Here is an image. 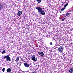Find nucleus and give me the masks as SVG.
I'll return each mask as SVG.
<instances>
[{"label":"nucleus","mask_w":73,"mask_h":73,"mask_svg":"<svg viewBox=\"0 0 73 73\" xmlns=\"http://www.w3.org/2000/svg\"><path fill=\"white\" fill-rule=\"evenodd\" d=\"M33 73H37L36 71H34Z\"/></svg>","instance_id":"nucleus-23"},{"label":"nucleus","mask_w":73,"mask_h":73,"mask_svg":"<svg viewBox=\"0 0 73 73\" xmlns=\"http://www.w3.org/2000/svg\"><path fill=\"white\" fill-rule=\"evenodd\" d=\"M61 40H59V41H61Z\"/></svg>","instance_id":"nucleus-27"},{"label":"nucleus","mask_w":73,"mask_h":73,"mask_svg":"<svg viewBox=\"0 0 73 73\" xmlns=\"http://www.w3.org/2000/svg\"><path fill=\"white\" fill-rule=\"evenodd\" d=\"M70 14L69 13H67L66 14V16L67 17H68L69 16H70Z\"/></svg>","instance_id":"nucleus-11"},{"label":"nucleus","mask_w":73,"mask_h":73,"mask_svg":"<svg viewBox=\"0 0 73 73\" xmlns=\"http://www.w3.org/2000/svg\"><path fill=\"white\" fill-rule=\"evenodd\" d=\"M37 2L38 3H41V0H37Z\"/></svg>","instance_id":"nucleus-15"},{"label":"nucleus","mask_w":73,"mask_h":73,"mask_svg":"<svg viewBox=\"0 0 73 73\" xmlns=\"http://www.w3.org/2000/svg\"><path fill=\"white\" fill-rule=\"evenodd\" d=\"M64 9H65V8L64 7V8H63L62 9H61V11H62L64 10Z\"/></svg>","instance_id":"nucleus-17"},{"label":"nucleus","mask_w":73,"mask_h":73,"mask_svg":"<svg viewBox=\"0 0 73 73\" xmlns=\"http://www.w3.org/2000/svg\"><path fill=\"white\" fill-rule=\"evenodd\" d=\"M60 13H61V11L60 12Z\"/></svg>","instance_id":"nucleus-29"},{"label":"nucleus","mask_w":73,"mask_h":73,"mask_svg":"<svg viewBox=\"0 0 73 73\" xmlns=\"http://www.w3.org/2000/svg\"><path fill=\"white\" fill-rule=\"evenodd\" d=\"M3 9V6L1 5H0V10H1Z\"/></svg>","instance_id":"nucleus-10"},{"label":"nucleus","mask_w":73,"mask_h":73,"mask_svg":"<svg viewBox=\"0 0 73 73\" xmlns=\"http://www.w3.org/2000/svg\"><path fill=\"white\" fill-rule=\"evenodd\" d=\"M69 72L70 73H72V72H73V68H70L69 70Z\"/></svg>","instance_id":"nucleus-9"},{"label":"nucleus","mask_w":73,"mask_h":73,"mask_svg":"<svg viewBox=\"0 0 73 73\" xmlns=\"http://www.w3.org/2000/svg\"><path fill=\"white\" fill-rule=\"evenodd\" d=\"M25 31V29L24 30Z\"/></svg>","instance_id":"nucleus-28"},{"label":"nucleus","mask_w":73,"mask_h":73,"mask_svg":"<svg viewBox=\"0 0 73 73\" xmlns=\"http://www.w3.org/2000/svg\"><path fill=\"white\" fill-rule=\"evenodd\" d=\"M32 58V60H33V61H37V60H36V57H35V56H33L32 57H31Z\"/></svg>","instance_id":"nucleus-8"},{"label":"nucleus","mask_w":73,"mask_h":73,"mask_svg":"<svg viewBox=\"0 0 73 73\" xmlns=\"http://www.w3.org/2000/svg\"><path fill=\"white\" fill-rule=\"evenodd\" d=\"M40 12V14H41L42 15H43V16L45 15V12L44 11L42 10Z\"/></svg>","instance_id":"nucleus-3"},{"label":"nucleus","mask_w":73,"mask_h":73,"mask_svg":"<svg viewBox=\"0 0 73 73\" xmlns=\"http://www.w3.org/2000/svg\"><path fill=\"white\" fill-rule=\"evenodd\" d=\"M5 70V68H3L2 69V71L3 72H4Z\"/></svg>","instance_id":"nucleus-20"},{"label":"nucleus","mask_w":73,"mask_h":73,"mask_svg":"<svg viewBox=\"0 0 73 73\" xmlns=\"http://www.w3.org/2000/svg\"><path fill=\"white\" fill-rule=\"evenodd\" d=\"M65 17H63V18H62L61 19V21H64V20H65Z\"/></svg>","instance_id":"nucleus-12"},{"label":"nucleus","mask_w":73,"mask_h":73,"mask_svg":"<svg viewBox=\"0 0 73 73\" xmlns=\"http://www.w3.org/2000/svg\"><path fill=\"white\" fill-rule=\"evenodd\" d=\"M55 55H56V53H55Z\"/></svg>","instance_id":"nucleus-25"},{"label":"nucleus","mask_w":73,"mask_h":73,"mask_svg":"<svg viewBox=\"0 0 73 73\" xmlns=\"http://www.w3.org/2000/svg\"><path fill=\"white\" fill-rule=\"evenodd\" d=\"M64 46L63 45L61 46L58 49V52H60V53H61L63 51V50L64 49L63 48V47Z\"/></svg>","instance_id":"nucleus-1"},{"label":"nucleus","mask_w":73,"mask_h":73,"mask_svg":"<svg viewBox=\"0 0 73 73\" xmlns=\"http://www.w3.org/2000/svg\"><path fill=\"white\" fill-rule=\"evenodd\" d=\"M5 51L4 50L3 51V52H2V54H3V53H5Z\"/></svg>","instance_id":"nucleus-18"},{"label":"nucleus","mask_w":73,"mask_h":73,"mask_svg":"<svg viewBox=\"0 0 73 73\" xmlns=\"http://www.w3.org/2000/svg\"><path fill=\"white\" fill-rule=\"evenodd\" d=\"M11 61V59H9V61Z\"/></svg>","instance_id":"nucleus-26"},{"label":"nucleus","mask_w":73,"mask_h":73,"mask_svg":"<svg viewBox=\"0 0 73 73\" xmlns=\"http://www.w3.org/2000/svg\"><path fill=\"white\" fill-rule=\"evenodd\" d=\"M11 72V69L9 68V72Z\"/></svg>","instance_id":"nucleus-22"},{"label":"nucleus","mask_w":73,"mask_h":73,"mask_svg":"<svg viewBox=\"0 0 73 73\" xmlns=\"http://www.w3.org/2000/svg\"><path fill=\"white\" fill-rule=\"evenodd\" d=\"M36 8L38 10V12H40L42 10V9H41V8L40 7L37 6L36 7Z\"/></svg>","instance_id":"nucleus-2"},{"label":"nucleus","mask_w":73,"mask_h":73,"mask_svg":"<svg viewBox=\"0 0 73 73\" xmlns=\"http://www.w3.org/2000/svg\"><path fill=\"white\" fill-rule=\"evenodd\" d=\"M4 58H6L7 61H9V57H8V55L5 56Z\"/></svg>","instance_id":"nucleus-7"},{"label":"nucleus","mask_w":73,"mask_h":73,"mask_svg":"<svg viewBox=\"0 0 73 73\" xmlns=\"http://www.w3.org/2000/svg\"><path fill=\"white\" fill-rule=\"evenodd\" d=\"M23 28H25V27H23L22 28V29H23Z\"/></svg>","instance_id":"nucleus-24"},{"label":"nucleus","mask_w":73,"mask_h":73,"mask_svg":"<svg viewBox=\"0 0 73 73\" xmlns=\"http://www.w3.org/2000/svg\"><path fill=\"white\" fill-rule=\"evenodd\" d=\"M50 45H53V43H52V42H50Z\"/></svg>","instance_id":"nucleus-21"},{"label":"nucleus","mask_w":73,"mask_h":73,"mask_svg":"<svg viewBox=\"0 0 73 73\" xmlns=\"http://www.w3.org/2000/svg\"><path fill=\"white\" fill-rule=\"evenodd\" d=\"M20 58V57H17L16 58V60L17 61H18L19 60Z\"/></svg>","instance_id":"nucleus-16"},{"label":"nucleus","mask_w":73,"mask_h":73,"mask_svg":"<svg viewBox=\"0 0 73 73\" xmlns=\"http://www.w3.org/2000/svg\"><path fill=\"white\" fill-rule=\"evenodd\" d=\"M38 54H39V55H40V56H44V53L42 52H38Z\"/></svg>","instance_id":"nucleus-5"},{"label":"nucleus","mask_w":73,"mask_h":73,"mask_svg":"<svg viewBox=\"0 0 73 73\" xmlns=\"http://www.w3.org/2000/svg\"><path fill=\"white\" fill-rule=\"evenodd\" d=\"M68 3L66 4L65 5H64V7L65 8V7H67V6H68Z\"/></svg>","instance_id":"nucleus-14"},{"label":"nucleus","mask_w":73,"mask_h":73,"mask_svg":"<svg viewBox=\"0 0 73 73\" xmlns=\"http://www.w3.org/2000/svg\"><path fill=\"white\" fill-rule=\"evenodd\" d=\"M6 73H9V68L7 70V72Z\"/></svg>","instance_id":"nucleus-13"},{"label":"nucleus","mask_w":73,"mask_h":73,"mask_svg":"<svg viewBox=\"0 0 73 73\" xmlns=\"http://www.w3.org/2000/svg\"><path fill=\"white\" fill-rule=\"evenodd\" d=\"M23 65L26 67V68H28L29 66V64L26 62L24 63Z\"/></svg>","instance_id":"nucleus-4"},{"label":"nucleus","mask_w":73,"mask_h":73,"mask_svg":"<svg viewBox=\"0 0 73 73\" xmlns=\"http://www.w3.org/2000/svg\"><path fill=\"white\" fill-rule=\"evenodd\" d=\"M26 29H29V26H27L26 27Z\"/></svg>","instance_id":"nucleus-19"},{"label":"nucleus","mask_w":73,"mask_h":73,"mask_svg":"<svg viewBox=\"0 0 73 73\" xmlns=\"http://www.w3.org/2000/svg\"><path fill=\"white\" fill-rule=\"evenodd\" d=\"M22 11H19L18 12L17 15L18 16H21L22 15Z\"/></svg>","instance_id":"nucleus-6"}]
</instances>
